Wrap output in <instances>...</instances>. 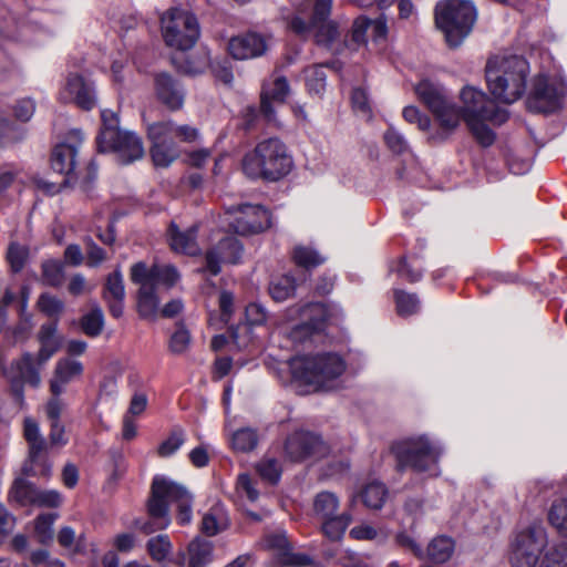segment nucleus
<instances>
[{"instance_id": "nucleus-1", "label": "nucleus", "mask_w": 567, "mask_h": 567, "mask_svg": "<svg viewBox=\"0 0 567 567\" xmlns=\"http://www.w3.org/2000/svg\"><path fill=\"white\" fill-rule=\"evenodd\" d=\"M177 506L176 520L179 525H188L193 518V496L181 484L164 475H156L152 482L151 497L147 503L148 519L137 523L145 534L162 530L171 524L168 505Z\"/></svg>"}, {"instance_id": "nucleus-2", "label": "nucleus", "mask_w": 567, "mask_h": 567, "mask_svg": "<svg viewBox=\"0 0 567 567\" xmlns=\"http://www.w3.org/2000/svg\"><path fill=\"white\" fill-rule=\"evenodd\" d=\"M292 382L302 393L332 390L346 370L344 360L337 353L296 355L288 361Z\"/></svg>"}, {"instance_id": "nucleus-3", "label": "nucleus", "mask_w": 567, "mask_h": 567, "mask_svg": "<svg viewBox=\"0 0 567 567\" xmlns=\"http://www.w3.org/2000/svg\"><path fill=\"white\" fill-rule=\"evenodd\" d=\"M528 62L518 55H496L488 59L485 76L491 94L503 103H514L526 91Z\"/></svg>"}, {"instance_id": "nucleus-4", "label": "nucleus", "mask_w": 567, "mask_h": 567, "mask_svg": "<svg viewBox=\"0 0 567 567\" xmlns=\"http://www.w3.org/2000/svg\"><path fill=\"white\" fill-rule=\"evenodd\" d=\"M462 109H457L475 141L483 147L491 146L495 141L494 131L486 124H503L507 121L506 110L497 106L487 95L473 86L461 92Z\"/></svg>"}, {"instance_id": "nucleus-5", "label": "nucleus", "mask_w": 567, "mask_h": 567, "mask_svg": "<svg viewBox=\"0 0 567 567\" xmlns=\"http://www.w3.org/2000/svg\"><path fill=\"white\" fill-rule=\"evenodd\" d=\"M292 167L288 147L277 137L260 141L243 158V171L251 179L276 182L287 176Z\"/></svg>"}, {"instance_id": "nucleus-6", "label": "nucleus", "mask_w": 567, "mask_h": 567, "mask_svg": "<svg viewBox=\"0 0 567 567\" xmlns=\"http://www.w3.org/2000/svg\"><path fill=\"white\" fill-rule=\"evenodd\" d=\"M101 121V130L96 137L99 152H113L116 159L124 165L143 157L142 140L134 132L120 127V120L115 112L102 110Z\"/></svg>"}, {"instance_id": "nucleus-7", "label": "nucleus", "mask_w": 567, "mask_h": 567, "mask_svg": "<svg viewBox=\"0 0 567 567\" xmlns=\"http://www.w3.org/2000/svg\"><path fill=\"white\" fill-rule=\"evenodd\" d=\"M442 451L441 444L426 435L409 437L395 442L391 446L400 471L411 467L413 471L426 473L429 476L439 475L437 464Z\"/></svg>"}, {"instance_id": "nucleus-8", "label": "nucleus", "mask_w": 567, "mask_h": 567, "mask_svg": "<svg viewBox=\"0 0 567 567\" xmlns=\"http://www.w3.org/2000/svg\"><path fill=\"white\" fill-rule=\"evenodd\" d=\"M43 14L31 11L27 20L11 16L6 8L0 9V59L8 45L14 43L41 44L52 31L43 27Z\"/></svg>"}, {"instance_id": "nucleus-9", "label": "nucleus", "mask_w": 567, "mask_h": 567, "mask_svg": "<svg viewBox=\"0 0 567 567\" xmlns=\"http://www.w3.org/2000/svg\"><path fill=\"white\" fill-rule=\"evenodd\" d=\"M414 92L417 99L429 109L434 115L442 133L431 135L434 142H442L458 126L461 122V114L457 107L451 103L443 86L430 80L420 81Z\"/></svg>"}, {"instance_id": "nucleus-10", "label": "nucleus", "mask_w": 567, "mask_h": 567, "mask_svg": "<svg viewBox=\"0 0 567 567\" xmlns=\"http://www.w3.org/2000/svg\"><path fill=\"white\" fill-rule=\"evenodd\" d=\"M476 20L474 4L465 0H445L435 7V23L450 47H458Z\"/></svg>"}, {"instance_id": "nucleus-11", "label": "nucleus", "mask_w": 567, "mask_h": 567, "mask_svg": "<svg viewBox=\"0 0 567 567\" xmlns=\"http://www.w3.org/2000/svg\"><path fill=\"white\" fill-rule=\"evenodd\" d=\"M333 0H315L313 12L309 23L302 18L295 16L289 22V28L298 35L306 37L313 31L315 41L318 45L326 48L332 53L340 52L338 24L328 20L331 13Z\"/></svg>"}, {"instance_id": "nucleus-12", "label": "nucleus", "mask_w": 567, "mask_h": 567, "mask_svg": "<svg viewBox=\"0 0 567 567\" xmlns=\"http://www.w3.org/2000/svg\"><path fill=\"white\" fill-rule=\"evenodd\" d=\"M547 544V530L540 520L519 527L509 545L512 567H535Z\"/></svg>"}, {"instance_id": "nucleus-13", "label": "nucleus", "mask_w": 567, "mask_h": 567, "mask_svg": "<svg viewBox=\"0 0 567 567\" xmlns=\"http://www.w3.org/2000/svg\"><path fill=\"white\" fill-rule=\"evenodd\" d=\"M161 27L165 44L181 51L192 49L200 35L195 14L181 8H172L164 13Z\"/></svg>"}, {"instance_id": "nucleus-14", "label": "nucleus", "mask_w": 567, "mask_h": 567, "mask_svg": "<svg viewBox=\"0 0 567 567\" xmlns=\"http://www.w3.org/2000/svg\"><path fill=\"white\" fill-rule=\"evenodd\" d=\"M567 95L565 80L558 74H538L527 97L530 111L553 113L560 109Z\"/></svg>"}, {"instance_id": "nucleus-15", "label": "nucleus", "mask_w": 567, "mask_h": 567, "mask_svg": "<svg viewBox=\"0 0 567 567\" xmlns=\"http://www.w3.org/2000/svg\"><path fill=\"white\" fill-rule=\"evenodd\" d=\"M340 499L337 494L322 491L313 498V516L321 524L322 534L330 540H340L352 517L348 512H339Z\"/></svg>"}, {"instance_id": "nucleus-16", "label": "nucleus", "mask_w": 567, "mask_h": 567, "mask_svg": "<svg viewBox=\"0 0 567 567\" xmlns=\"http://www.w3.org/2000/svg\"><path fill=\"white\" fill-rule=\"evenodd\" d=\"M226 214L229 215V227L241 236L259 234L271 227V214L260 205L230 206Z\"/></svg>"}, {"instance_id": "nucleus-17", "label": "nucleus", "mask_w": 567, "mask_h": 567, "mask_svg": "<svg viewBox=\"0 0 567 567\" xmlns=\"http://www.w3.org/2000/svg\"><path fill=\"white\" fill-rule=\"evenodd\" d=\"M285 453L292 462L318 461L329 455L330 447L315 433L296 431L287 437Z\"/></svg>"}, {"instance_id": "nucleus-18", "label": "nucleus", "mask_w": 567, "mask_h": 567, "mask_svg": "<svg viewBox=\"0 0 567 567\" xmlns=\"http://www.w3.org/2000/svg\"><path fill=\"white\" fill-rule=\"evenodd\" d=\"M37 358L30 352H24L19 359L11 362L9 369L10 388L16 401L24 403V384L38 388L41 383L40 369Z\"/></svg>"}, {"instance_id": "nucleus-19", "label": "nucleus", "mask_w": 567, "mask_h": 567, "mask_svg": "<svg viewBox=\"0 0 567 567\" xmlns=\"http://www.w3.org/2000/svg\"><path fill=\"white\" fill-rule=\"evenodd\" d=\"M83 141L80 130H72L68 135V142L58 144L51 155V167L63 175V184H72L76 179L74 172L78 156V147Z\"/></svg>"}, {"instance_id": "nucleus-20", "label": "nucleus", "mask_w": 567, "mask_h": 567, "mask_svg": "<svg viewBox=\"0 0 567 567\" xmlns=\"http://www.w3.org/2000/svg\"><path fill=\"white\" fill-rule=\"evenodd\" d=\"M59 97L64 103L73 102L83 110H92L96 105L94 83L79 74H70Z\"/></svg>"}, {"instance_id": "nucleus-21", "label": "nucleus", "mask_w": 567, "mask_h": 567, "mask_svg": "<svg viewBox=\"0 0 567 567\" xmlns=\"http://www.w3.org/2000/svg\"><path fill=\"white\" fill-rule=\"evenodd\" d=\"M243 244L233 236H227L206 254V270L216 276L221 270V264H237L243 256Z\"/></svg>"}, {"instance_id": "nucleus-22", "label": "nucleus", "mask_w": 567, "mask_h": 567, "mask_svg": "<svg viewBox=\"0 0 567 567\" xmlns=\"http://www.w3.org/2000/svg\"><path fill=\"white\" fill-rule=\"evenodd\" d=\"M152 142L151 156L157 167H168L179 155L176 143L156 123L147 128Z\"/></svg>"}, {"instance_id": "nucleus-23", "label": "nucleus", "mask_w": 567, "mask_h": 567, "mask_svg": "<svg viewBox=\"0 0 567 567\" xmlns=\"http://www.w3.org/2000/svg\"><path fill=\"white\" fill-rule=\"evenodd\" d=\"M266 51L265 38L256 32L233 37L228 42V52L236 60L255 59L264 55Z\"/></svg>"}, {"instance_id": "nucleus-24", "label": "nucleus", "mask_w": 567, "mask_h": 567, "mask_svg": "<svg viewBox=\"0 0 567 567\" xmlns=\"http://www.w3.org/2000/svg\"><path fill=\"white\" fill-rule=\"evenodd\" d=\"M83 370V364L78 360L69 357L59 359L49 382L50 393L63 394L69 383L81 378Z\"/></svg>"}, {"instance_id": "nucleus-25", "label": "nucleus", "mask_w": 567, "mask_h": 567, "mask_svg": "<svg viewBox=\"0 0 567 567\" xmlns=\"http://www.w3.org/2000/svg\"><path fill=\"white\" fill-rule=\"evenodd\" d=\"M289 94V84L285 76L272 75L265 82L261 91L260 111L268 121L274 120L275 110L271 102H285Z\"/></svg>"}, {"instance_id": "nucleus-26", "label": "nucleus", "mask_w": 567, "mask_h": 567, "mask_svg": "<svg viewBox=\"0 0 567 567\" xmlns=\"http://www.w3.org/2000/svg\"><path fill=\"white\" fill-rule=\"evenodd\" d=\"M167 238L172 250L179 254L196 256L200 252L197 238V227L193 226L186 230H181L177 225L172 221L168 230Z\"/></svg>"}, {"instance_id": "nucleus-27", "label": "nucleus", "mask_w": 567, "mask_h": 567, "mask_svg": "<svg viewBox=\"0 0 567 567\" xmlns=\"http://www.w3.org/2000/svg\"><path fill=\"white\" fill-rule=\"evenodd\" d=\"M155 90L158 99L171 110H178L184 103L183 87L168 74L155 78Z\"/></svg>"}, {"instance_id": "nucleus-28", "label": "nucleus", "mask_w": 567, "mask_h": 567, "mask_svg": "<svg viewBox=\"0 0 567 567\" xmlns=\"http://www.w3.org/2000/svg\"><path fill=\"white\" fill-rule=\"evenodd\" d=\"M56 329L58 323L53 321L42 324L39 330L38 339L41 346L37 354L39 365H44L61 346V340L56 336Z\"/></svg>"}, {"instance_id": "nucleus-29", "label": "nucleus", "mask_w": 567, "mask_h": 567, "mask_svg": "<svg viewBox=\"0 0 567 567\" xmlns=\"http://www.w3.org/2000/svg\"><path fill=\"white\" fill-rule=\"evenodd\" d=\"M246 323L231 329L234 343L241 348L247 346V341L241 338V333H248L251 326H260L267 320L266 309L257 302L249 303L245 310Z\"/></svg>"}, {"instance_id": "nucleus-30", "label": "nucleus", "mask_w": 567, "mask_h": 567, "mask_svg": "<svg viewBox=\"0 0 567 567\" xmlns=\"http://www.w3.org/2000/svg\"><path fill=\"white\" fill-rule=\"evenodd\" d=\"M229 527V517L226 508L217 503L204 515L200 522V532L208 537L218 535Z\"/></svg>"}, {"instance_id": "nucleus-31", "label": "nucleus", "mask_w": 567, "mask_h": 567, "mask_svg": "<svg viewBox=\"0 0 567 567\" xmlns=\"http://www.w3.org/2000/svg\"><path fill=\"white\" fill-rule=\"evenodd\" d=\"M302 318H308L307 322L297 326L295 333L305 330L307 334H311L315 331H319L323 328L326 321L329 320L327 315V306L321 302H312L306 305L301 309Z\"/></svg>"}, {"instance_id": "nucleus-32", "label": "nucleus", "mask_w": 567, "mask_h": 567, "mask_svg": "<svg viewBox=\"0 0 567 567\" xmlns=\"http://www.w3.org/2000/svg\"><path fill=\"white\" fill-rule=\"evenodd\" d=\"M455 550V542L452 537L446 535L435 536L427 545L425 558L435 563L443 564L450 560Z\"/></svg>"}, {"instance_id": "nucleus-33", "label": "nucleus", "mask_w": 567, "mask_h": 567, "mask_svg": "<svg viewBox=\"0 0 567 567\" xmlns=\"http://www.w3.org/2000/svg\"><path fill=\"white\" fill-rule=\"evenodd\" d=\"M370 27V19L365 17H359L353 21L350 39H344L343 41L340 40V35L337 38V42L340 43V52L338 54H341L344 49L349 50H357L360 47H363L367 44V32Z\"/></svg>"}, {"instance_id": "nucleus-34", "label": "nucleus", "mask_w": 567, "mask_h": 567, "mask_svg": "<svg viewBox=\"0 0 567 567\" xmlns=\"http://www.w3.org/2000/svg\"><path fill=\"white\" fill-rule=\"evenodd\" d=\"M159 299L155 287L140 288L137 292V312L141 318L154 320L157 316Z\"/></svg>"}, {"instance_id": "nucleus-35", "label": "nucleus", "mask_w": 567, "mask_h": 567, "mask_svg": "<svg viewBox=\"0 0 567 567\" xmlns=\"http://www.w3.org/2000/svg\"><path fill=\"white\" fill-rule=\"evenodd\" d=\"M213 558V544L199 537L192 540L188 545V566L206 567Z\"/></svg>"}, {"instance_id": "nucleus-36", "label": "nucleus", "mask_w": 567, "mask_h": 567, "mask_svg": "<svg viewBox=\"0 0 567 567\" xmlns=\"http://www.w3.org/2000/svg\"><path fill=\"white\" fill-rule=\"evenodd\" d=\"M548 523L557 533L567 537V498L554 501L547 514Z\"/></svg>"}, {"instance_id": "nucleus-37", "label": "nucleus", "mask_w": 567, "mask_h": 567, "mask_svg": "<svg viewBox=\"0 0 567 567\" xmlns=\"http://www.w3.org/2000/svg\"><path fill=\"white\" fill-rule=\"evenodd\" d=\"M38 488L24 478H17L10 489L11 501L25 506L35 504Z\"/></svg>"}, {"instance_id": "nucleus-38", "label": "nucleus", "mask_w": 567, "mask_h": 567, "mask_svg": "<svg viewBox=\"0 0 567 567\" xmlns=\"http://www.w3.org/2000/svg\"><path fill=\"white\" fill-rule=\"evenodd\" d=\"M388 496V489L382 483L372 482L364 486L360 497L370 509H380Z\"/></svg>"}, {"instance_id": "nucleus-39", "label": "nucleus", "mask_w": 567, "mask_h": 567, "mask_svg": "<svg viewBox=\"0 0 567 567\" xmlns=\"http://www.w3.org/2000/svg\"><path fill=\"white\" fill-rule=\"evenodd\" d=\"M156 124L162 126V131L174 142L179 140L181 142L190 143L198 136V131L189 125H177L173 121L157 122Z\"/></svg>"}, {"instance_id": "nucleus-40", "label": "nucleus", "mask_w": 567, "mask_h": 567, "mask_svg": "<svg viewBox=\"0 0 567 567\" xmlns=\"http://www.w3.org/2000/svg\"><path fill=\"white\" fill-rule=\"evenodd\" d=\"M256 471L264 481L275 485L280 481L282 468L277 458L266 456L256 464Z\"/></svg>"}, {"instance_id": "nucleus-41", "label": "nucleus", "mask_w": 567, "mask_h": 567, "mask_svg": "<svg viewBox=\"0 0 567 567\" xmlns=\"http://www.w3.org/2000/svg\"><path fill=\"white\" fill-rule=\"evenodd\" d=\"M296 280L292 276L285 275L274 281L269 286V293L276 301H284L291 297L296 290Z\"/></svg>"}, {"instance_id": "nucleus-42", "label": "nucleus", "mask_w": 567, "mask_h": 567, "mask_svg": "<svg viewBox=\"0 0 567 567\" xmlns=\"http://www.w3.org/2000/svg\"><path fill=\"white\" fill-rule=\"evenodd\" d=\"M103 326L104 315L99 306L93 307L81 318V328L89 337H97L102 332Z\"/></svg>"}, {"instance_id": "nucleus-43", "label": "nucleus", "mask_w": 567, "mask_h": 567, "mask_svg": "<svg viewBox=\"0 0 567 567\" xmlns=\"http://www.w3.org/2000/svg\"><path fill=\"white\" fill-rule=\"evenodd\" d=\"M396 312L401 317L416 313L420 309V300L415 293H408L403 290H394Z\"/></svg>"}, {"instance_id": "nucleus-44", "label": "nucleus", "mask_w": 567, "mask_h": 567, "mask_svg": "<svg viewBox=\"0 0 567 567\" xmlns=\"http://www.w3.org/2000/svg\"><path fill=\"white\" fill-rule=\"evenodd\" d=\"M258 444V435L255 430L244 427L237 430L231 436V446L238 452H250Z\"/></svg>"}, {"instance_id": "nucleus-45", "label": "nucleus", "mask_w": 567, "mask_h": 567, "mask_svg": "<svg viewBox=\"0 0 567 567\" xmlns=\"http://www.w3.org/2000/svg\"><path fill=\"white\" fill-rule=\"evenodd\" d=\"M293 260L298 266L310 269L323 264L326 258L311 247L297 246L293 250Z\"/></svg>"}, {"instance_id": "nucleus-46", "label": "nucleus", "mask_w": 567, "mask_h": 567, "mask_svg": "<svg viewBox=\"0 0 567 567\" xmlns=\"http://www.w3.org/2000/svg\"><path fill=\"white\" fill-rule=\"evenodd\" d=\"M125 298V287L123 275L120 269H116L113 274H110L106 278L104 289H103V299H124Z\"/></svg>"}, {"instance_id": "nucleus-47", "label": "nucleus", "mask_w": 567, "mask_h": 567, "mask_svg": "<svg viewBox=\"0 0 567 567\" xmlns=\"http://www.w3.org/2000/svg\"><path fill=\"white\" fill-rule=\"evenodd\" d=\"M212 59L209 52L206 50L198 51L195 55L188 56L184 64L181 66L184 73L197 75L210 66Z\"/></svg>"}, {"instance_id": "nucleus-48", "label": "nucleus", "mask_w": 567, "mask_h": 567, "mask_svg": "<svg viewBox=\"0 0 567 567\" xmlns=\"http://www.w3.org/2000/svg\"><path fill=\"white\" fill-rule=\"evenodd\" d=\"M527 489V498L535 499H545L550 493L557 492V487L555 482L548 480H532L526 485Z\"/></svg>"}, {"instance_id": "nucleus-49", "label": "nucleus", "mask_w": 567, "mask_h": 567, "mask_svg": "<svg viewBox=\"0 0 567 567\" xmlns=\"http://www.w3.org/2000/svg\"><path fill=\"white\" fill-rule=\"evenodd\" d=\"M185 442V432L182 427L176 426L172 430L169 436L161 443L157 453L162 457L173 455Z\"/></svg>"}, {"instance_id": "nucleus-50", "label": "nucleus", "mask_w": 567, "mask_h": 567, "mask_svg": "<svg viewBox=\"0 0 567 567\" xmlns=\"http://www.w3.org/2000/svg\"><path fill=\"white\" fill-rule=\"evenodd\" d=\"M306 85L310 94H321L326 89V73L322 65L308 68L306 71Z\"/></svg>"}, {"instance_id": "nucleus-51", "label": "nucleus", "mask_w": 567, "mask_h": 567, "mask_svg": "<svg viewBox=\"0 0 567 567\" xmlns=\"http://www.w3.org/2000/svg\"><path fill=\"white\" fill-rule=\"evenodd\" d=\"M130 277L140 288L154 287V265L148 268L146 262L138 261L131 267Z\"/></svg>"}, {"instance_id": "nucleus-52", "label": "nucleus", "mask_w": 567, "mask_h": 567, "mask_svg": "<svg viewBox=\"0 0 567 567\" xmlns=\"http://www.w3.org/2000/svg\"><path fill=\"white\" fill-rule=\"evenodd\" d=\"M147 549L154 560L163 561L172 550V543L167 535H157L148 539Z\"/></svg>"}, {"instance_id": "nucleus-53", "label": "nucleus", "mask_w": 567, "mask_h": 567, "mask_svg": "<svg viewBox=\"0 0 567 567\" xmlns=\"http://www.w3.org/2000/svg\"><path fill=\"white\" fill-rule=\"evenodd\" d=\"M539 567H567V546H551L545 553Z\"/></svg>"}, {"instance_id": "nucleus-54", "label": "nucleus", "mask_w": 567, "mask_h": 567, "mask_svg": "<svg viewBox=\"0 0 567 567\" xmlns=\"http://www.w3.org/2000/svg\"><path fill=\"white\" fill-rule=\"evenodd\" d=\"M179 279V274L173 265H154V287L163 285L172 288Z\"/></svg>"}, {"instance_id": "nucleus-55", "label": "nucleus", "mask_w": 567, "mask_h": 567, "mask_svg": "<svg viewBox=\"0 0 567 567\" xmlns=\"http://www.w3.org/2000/svg\"><path fill=\"white\" fill-rule=\"evenodd\" d=\"M64 277L63 266L58 260H47L42 264V278L45 285L58 287Z\"/></svg>"}, {"instance_id": "nucleus-56", "label": "nucleus", "mask_w": 567, "mask_h": 567, "mask_svg": "<svg viewBox=\"0 0 567 567\" xmlns=\"http://www.w3.org/2000/svg\"><path fill=\"white\" fill-rule=\"evenodd\" d=\"M384 142L395 154L401 155L410 152L409 143L405 137L392 126L384 133Z\"/></svg>"}, {"instance_id": "nucleus-57", "label": "nucleus", "mask_w": 567, "mask_h": 567, "mask_svg": "<svg viewBox=\"0 0 567 567\" xmlns=\"http://www.w3.org/2000/svg\"><path fill=\"white\" fill-rule=\"evenodd\" d=\"M38 306L49 317L59 316L64 308L63 301L50 293H42L39 297Z\"/></svg>"}, {"instance_id": "nucleus-58", "label": "nucleus", "mask_w": 567, "mask_h": 567, "mask_svg": "<svg viewBox=\"0 0 567 567\" xmlns=\"http://www.w3.org/2000/svg\"><path fill=\"white\" fill-rule=\"evenodd\" d=\"M8 261L13 272H19L24 267L28 258V249L19 244H11L7 254Z\"/></svg>"}, {"instance_id": "nucleus-59", "label": "nucleus", "mask_w": 567, "mask_h": 567, "mask_svg": "<svg viewBox=\"0 0 567 567\" xmlns=\"http://www.w3.org/2000/svg\"><path fill=\"white\" fill-rule=\"evenodd\" d=\"M350 537L357 540H374L379 539L384 540L388 535L385 533L379 532L371 525L362 524L354 526L350 529Z\"/></svg>"}, {"instance_id": "nucleus-60", "label": "nucleus", "mask_w": 567, "mask_h": 567, "mask_svg": "<svg viewBox=\"0 0 567 567\" xmlns=\"http://www.w3.org/2000/svg\"><path fill=\"white\" fill-rule=\"evenodd\" d=\"M55 516L53 514H42L37 517L34 529L40 542L45 543L52 539V525Z\"/></svg>"}, {"instance_id": "nucleus-61", "label": "nucleus", "mask_w": 567, "mask_h": 567, "mask_svg": "<svg viewBox=\"0 0 567 567\" xmlns=\"http://www.w3.org/2000/svg\"><path fill=\"white\" fill-rule=\"evenodd\" d=\"M402 115L406 122L416 124L421 131H427L431 126L430 117L423 114L416 106H405Z\"/></svg>"}, {"instance_id": "nucleus-62", "label": "nucleus", "mask_w": 567, "mask_h": 567, "mask_svg": "<svg viewBox=\"0 0 567 567\" xmlns=\"http://www.w3.org/2000/svg\"><path fill=\"white\" fill-rule=\"evenodd\" d=\"M395 542L400 547L411 551L415 557L420 559L425 558V553L421 544H419L416 539H414V537L406 532L398 533L395 536Z\"/></svg>"}, {"instance_id": "nucleus-63", "label": "nucleus", "mask_w": 567, "mask_h": 567, "mask_svg": "<svg viewBox=\"0 0 567 567\" xmlns=\"http://www.w3.org/2000/svg\"><path fill=\"white\" fill-rule=\"evenodd\" d=\"M236 488L240 495L246 496L250 502H256L259 497V492L249 474L238 475Z\"/></svg>"}, {"instance_id": "nucleus-64", "label": "nucleus", "mask_w": 567, "mask_h": 567, "mask_svg": "<svg viewBox=\"0 0 567 567\" xmlns=\"http://www.w3.org/2000/svg\"><path fill=\"white\" fill-rule=\"evenodd\" d=\"M190 342L189 332L183 327H178L169 340V349L173 353L181 354L188 348Z\"/></svg>"}]
</instances>
